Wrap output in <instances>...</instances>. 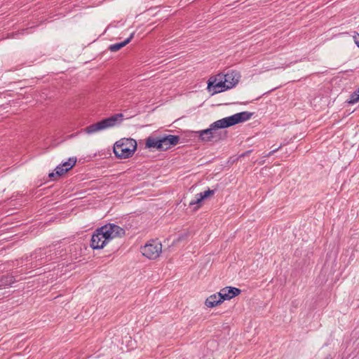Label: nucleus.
Here are the masks:
<instances>
[{
  "instance_id": "16",
  "label": "nucleus",
  "mask_w": 359,
  "mask_h": 359,
  "mask_svg": "<svg viewBox=\"0 0 359 359\" xmlns=\"http://www.w3.org/2000/svg\"><path fill=\"white\" fill-rule=\"evenodd\" d=\"M359 102V95L357 93H353L351 95L350 99L348 101V104H353Z\"/></svg>"
},
{
  "instance_id": "15",
  "label": "nucleus",
  "mask_w": 359,
  "mask_h": 359,
  "mask_svg": "<svg viewBox=\"0 0 359 359\" xmlns=\"http://www.w3.org/2000/svg\"><path fill=\"white\" fill-rule=\"evenodd\" d=\"M15 281L14 277L11 275L7 274L0 276V289L11 286Z\"/></svg>"
},
{
  "instance_id": "5",
  "label": "nucleus",
  "mask_w": 359,
  "mask_h": 359,
  "mask_svg": "<svg viewBox=\"0 0 359 359\" xmlns=\"http://www.w3.org/2000/svg\"><path fill=\"white\" fill-rule=\"evenodd\" d=\"M162 252V244L158 241H151L141 248L142 254L149 259H156Z\"/></svg>"
},
{
  "instance_id": "4",
  "label": "nucleus",
  "mask_w": 359,
  "mask_h": 359,
  "mask_svg": "<svg viewBox=\"0 0 359 359\" xmlns=\"http://www.w3.org/2000/svg\"><path fill=\"white\" fill-rule=\"evenodd\" d=\"M122 117V114H114L97 123L90 125L84 129V131L87 134H93L114 127L121 122Z\"/></svg>"
},
{
  "instance_id": "3",
  "label": "nucleus",
  "mask_w": 359,
  "mask_h": 359,
  "mask_svg": "<svg viewBox=\"0 0 359 359\" xmlns=\"http://www.w3.org/2000/svg\"><path fill=\"white\" fill-rule=\"evenodd\" d=\"M137 149V142L132 138H122L114 146V153L120 159L131 157Z\"/></svg>"
},
{
  "instance_id": "1",
  "label": "nucleus",
  "mask_w": 359,
  "mask_h": 359,
  "mask_svg": "<svg viewBox=\"0 0 359 359\" xmlns=\"http://www.w3.org/2000/svg\"><path fill=\"white\" fill-rule=\"evenodd\" d=\"M252 116V113L249 111H242L235 114L232 116L219 119L212 123L209 128L196 131V136L200 140L205 142L217 141L221 137H219L216 132L217 130L221 128H226L234 126L239 123L245 122L249 120Z\"/></svg>"
},
{
  "instance_id": "12",
  "label": "nucleus",
  "mask_w": 359,
  "mask_h": 359,
  "mask_svg": "<svg viewBox=\"0 0 359 359\" xmlns=\"http://www.w3.org/2000/svg\"><path fill=\"white\" fill-rule=\"evenodd\" d=\"M224 301V300L222 299V297L219 292L218 293L212 294L208 297L205 300V304L208 307L212 308L220 304Z\"/></svg>"
},
{
  "instance_id": "2",
  "label": "nucleus",
  "mask_w": 359,
  "mask_h": 359,
  "mask_svg": "<svg viewBox=\"0 0 359 359\" xmlns=\"http://www.w3.org/2000/svg\"><path fill=\"white\" fill-rule=\"evenodd\" d=\"M125 230L114 224H108L97 229L92 236L90 246L93 249H102L114 238L122 237Z\"/></svg>"
},
{
  "instance_id": "6",
  "label": "nucleus",
  "mask_w": 359,
  "mask_h": 359,
  "mask_svg": "<svg viewBox=\"0 0 359 359\" xmlns=\"http://www.w3.org/2000/svg\"><path fill=\"white\" fill-rule=\"evenodd\" d=\"M224 79V74L220 73L208 79V89L212 95L225 91Z\"/></svg>"
},
{
  "instance_id": "11",
  "label": "nucleus",
  "mask_w": 359,
  "mask_h": 359,
  "mask_svg": "<svg viewBox=\"0 0 359 359\" xmlns=\"http://www.w3.org/2000/svg\"><path fill=\"white\" fill-rule=\"evenodd\" d=\"M146 147L156 149L158 151H164L161 136L149 137L146 140Z\"/></svg>"
},
{
  "instance_id": "8",
  "label": "nucleus",
  "mask_w": 359,
  "mask_h": 359,
  "mask_svg": "<svg viewBox=\"0 0 359 359\" xmlns=\"http://www.w3.org/2000/svg\"><path fill=\"white\" fill-rule=\"evenodd\" d=\"M76 163V158H69L68 161L65 162L62 165H59L55 168V173L52 172L49 174L50 177H53L56 175L60 177L63 174L66 173L70 169H72Z\"/></svg>"
},
{
  "instance_id": "14",
  "label": "nucleus",
  "mask_w": 359,
  "mask_h": 359,
  "mask_svg": "<svg viewBox=\"0 0 359 359\" xmlns=\"http://www.w3.org/2000/svg\"><path fill=\"white\" fill-rule=\"evenodd\" d=\"M133 36H134V33H132L130 34V36L128 38H127L125 41H123V42L110 45L109 47V50H111V52L118 51V50H120L121 48H122L123 47L126 46L128 43H129L131 41Z\"/></svg>"
},
{
  "instance_id": "17",
  "label": "nucleus",
  "mask_w": 359,
  "mask_h": 359,
  "mask_svg": "<svg viewBox=\"0 0 359 359\" xmlns=\"http://www.w3.org/2000/svg\"><path fill=\"white\" fill-rule=\"evenodd\" d=\"M280 147H281V146L278 147V148H276V149H273V151H270V152H269V153H267V154H264L263 155V157H264V158H265V157H269V156H271V155H273L275 152H276V151H278Z\"/></svg>"
},
{
  "instance_id": "7",
  "label": "nucleus",
  "mask_w": 359,
  "mask_h": 359,
  "mask_svg": "<svg viewBox=\"0 0 359 359\" xmlns=\"http://www.w3.org/2000/svg\"><path fill=\"white\" fill-rule=\"evenodd\" d=\"M224 81H225V90L231 89L239 82L241 75L236 71H229L226 74H224Z\"/></svg>"
},
{
  "instance_id": "9",
  "label": "nucleus",
  "mask_w": 359,
  "mask_h": 359,
  "mask_svg": "<svg viewBox=\"0 0 359 359\" xmlns=\"http://www.w3.org/2000/svg\"><path fill=\"white\" fill-rule=\"evenodd\" d=\"M161 138L164 151L177 145L180 141V137L173 135H163Z\"/></svg>"
},
{
  "instance_id": "18",
  "label": "nucleus",
  "mask_w": 359,
  "mask_h": 359,
  "mask_svg": "<svg viewBox=\"0 0 359 359\" xmlns=\"http://www.w3.org/2000/svg\"><path fill=\"white\" fill-rule=\"evenodd\" d=\"M324 359H330V358H328V357H326V358H325Z\"/></svg>"
},
{
  "instance_id": "13",
  "label": "nucleus",
  "mask_w": 359,
  "mask_h": 359,
  "mask_svg": "<svg viewBox=\"0 0 359 359\" xmlns=\"http://www.w3.org/2000/svg\"><path fill=\"white\" fill-rule=\"evenodd\" d=\"M215 190L208 189L203 192L197 194L196 195V199L191 201L189 203V205L191 206L194 205H199L198 206H200L201 203L203 199L207 198L208 197H209L210 196H212L215 194Z\"/></svg>"
},
{
  "instance_id": "10",
  "label": "nucleus",
  "mask_w": 359,
  "mask_h": 359,
  "mask_svg": "<svg viewBox=\"0 0 359 359\" xmlns=\"http://www.w3.org/2000/svg\"><path fill=\"white\" fill-rule=\"evenodd\" d=\"M241 290L237 287H226L222 289L219 292L224 300L231 299L241 293Z\"/></svg>"
}]
</instances>
